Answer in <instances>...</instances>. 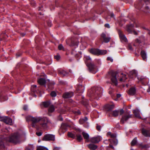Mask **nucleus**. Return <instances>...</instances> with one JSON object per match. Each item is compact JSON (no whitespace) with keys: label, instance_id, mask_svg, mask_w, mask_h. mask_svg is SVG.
I'll return each mask as SVG.
<instances>
[{"label":"nucleus","instance_id":"1","mask_svg":"<svg viewBox=\"0 0 150 150\" xmlns=\"http://www.w3.org/2000/svg\"><path fill=\"white\" fill-rule=\"evenodd\" d=\"M26 121L32 122L31 125L33 127H35L36 123L40 122V125L43 128H45L47 127V123L48 122L47 118H41L40 117H33L30 116H28L26 117Z\"/></svg>","mask_w":150,"mask_h":150},{"label":"nucleus","instance_id":"2","mask_svg":"<svg viewBox=\"0 0 150 150\" xmlns=\"http://www.w3.org/2000/svg\"><path fill=\"white\" fill-rule=\"evenodd\" d=\"M109 75L110 76L111 80L112 83L114 84L115 86L117 84V79H119V80L121 82H125L127 79L126 75L123 74L122 73L121 74L122 76L120 78H118V74L116 72L111 71L109 72Z\"/></svg>","mask_w":150,"mask_h":150},{"label":"nucleus","instance_id":"3","mask_svg":"<svg viewBox=\"0 0 150 150\" xmlns=\"http://www.w3.org/2000/svg\"><path fill=\"white\" fill-rule=\"evenodd\" d=\"M21 135L18 132L14 133L7 138V140L9 142L14 143H17L20 141Z\"/></svg>","mask_w":150,"mask_h":150},{"label":"nucleus","instance_id":"4","mask_svg":"<svg viewBox=\"0 0 150 150\" xmlns=\"http://www.w3.org/2000/svg\"><path fill=\"white\" fill-rule=\"evenodd\" d=\"M100 88H93L91 89L90 91L89 96L96 97L97 96H99L101 92L100 91Z\"/></svg>","mask_w":150,"mask_h":150},{"label":"nucleus","instance_id":"5","mask_svg":"<svg viewBox=\"0 0 150 150\" xmlns=\"http://www.w3.org/2000/svg\"><path fill=\"white\" fill-rule=\"evenodd\" d=\"M132 115H130V112H125L124 115L122 116L120 120V123L124 124L125 122L129 118L132 117Z\"/></svg>","mask_w":150,"mask_h":150},{"label":"nucleus","instance_id":"6","mask_svg":"<svg viewBox=\"0 0 150 150\" xmlns=\"http://www.w3.org/2000/svg\"><path fill=\"white\" fill-rule=\"evenodd\" d=\"M70 42H71V44L70 45L71 46H77L79 43L77 39L74 38H73L66 41V43L67 44H69Z\"/></svg>","mask_w":150,"mask_h":150},{"label":"nucleus","instance_id":"7","mask_svg":"<svg viewBox=\"0 0 150 150\" xmlns=\"http://www.w3.org/2000/svg\"><path fill=\"white\" fill-rule=\"evenodd\" d=\"M54 136L53 135L47 134L45 135L42 139V140L46 141L54 140Z\"/></svg>","mask_w":150,"mask_h":150},{"label":"nucleus","instance_id":"8","mask_svg":"<svg viewBox=\"0 0 150 150\" xmlns=\"http://www.w3.org/2000/svg\"><path fill=\"white\" fill-rule=\"evenodd\" d=\"M1 120L3 121L6 124L11 125L12 124V120L10 118L7 117H3L1 118Z\"/></svg>","mask_w":150,"mask_h":150},{"label":"nucleus","instance_id":"9","mask_svg":"<svg viewBox=\"0 0 150 150\" xmlns=\"http://www.w3.org/2000/svg\"><path fill=\"white\" fill-rule=\"evenodd\" d=\"M115 107L114 105L112 103L108 104L104 106L105 109L107 111H109L111 110Z\"/></svg>","mask_w":150,"mask_h":150},{"label":"nucleus","instance_id":"10","mask_svg":"<svg viewBox=\"0 0 150 150\" xmlns=\"http://www.w3.org/2000/svg\"><path fill=\"white\" fill-rule=\"evenodd\" d=\"M118 33L119 35L120 40L122 42H127V40L125 36L122 33V32L120 30L118 31Z\"/></svg>","mask_w":150,"mask_h":150},{"label":"nucleus","instance_id":"11","mask_svg":"<svg viewBox=\"0 0 150 150\" xmlns=\"http://www.w3.org/2000/svg\"><path fill=\"white\" fill-rule=\"evenodd\" d=\"M137 78L139 81L142 84L145 85L148 82V79L145 76H138Z\"/></svg>","mask_w":150,"mask_h":150},{"label":"nucleus","instance_id":"12","mask_svg":"<svg viewBox=\"0 0 150 150\" xmlns=\"http://www.w3.org/2000/svg\"><path fill=\"white\" fill-rule=\"evenodd\" d=\"M101 140V137L99 136L92 137L90 141L91 142L94 143H97Z\"/></svg>","mask_w":150,"mask_h":150},{"label":"nucleus","instance_id":"13","mask_svg":"<svg viewBox=\"0 0 150 150\" xmlns=\"http://www.w3.org/2000/svg\"><path fill=\"white\" fill-rule=\"evenodd\" d=\"M128 94L130 95L133 96L136 93V91L135 88H131L127 92Z\"/></svg>","mask_w":150,"mask_h":150},{"label":"nucleus","instance_id":"14","mask_svg":"<svg viewBox=\"0 0 150 150\" xmlns=\"http://www.w3.org/2000/svg\"><path fill=\"white\" fill-rule=\"evenodd\" d=\"M73 96L72 92H66L64 94L63 97L65 98H67L72 97Z\"/></svg>","mask_w":150,"mask_h":150},{"label":"nucleus","instance_id":"15","mask_svg":"<svg viewBox=\"0 0 150 150\" xmlns=\"http://www.w3.org/2000/svg\"><path fill=\"white\" fill-rule=\"evenodd\" d=\"M142 133L145 137H150V130H147L143 128L142 129Z\"/></svg>","mask_w":150,"mask_h":150},{"label":"nucleus","instance_id":"16","mask_svg":"<svg viewBox=\"0 0 150 150\" xmlns=\"http://www.w3.org/2000/svg\"><path fill=\"white\" fill-rule=\"evenodd\" d=\"M90 52L94 55H99V50L98 49H92L90 50Z\"/></svg>","mask_w":150,"mask_h":150},{"label":"nucleus","instance_id":"17","mask_svg":"<svg viewBox=\"0 0 150 150\" xmlns=\"http://www.w3.org/2000/svg\"><path fill=\"white\" fill-rule=\"evenodd\" d=\"M101 37L103 38L104 41L106 43H108L109 42L110 39V38L107 37L104 33H102V34Z\"/></svg>","mask_w":150,"mask_h":150},{"label":"nucleus","instance_id":"18","mask_svg":"<svg viewBox=\"0 0 150 150\" xmlns=\"http://www.w3.org/2000/svg\"><path fill=\"white\" fill-rule=\"evenodd\" d=\"M87 146L88 148L91 150H95L98 148L97 146L92 144H89Z\"/></svg>","mask_w":150,"mask_h":150},{"label":"nucleus","instance_id":"19","mask_svg":"<svg viewBox=\"0 0 150 150\" xmlns=\"http://www.w3.org/2000/svg\"><path fill=\"white\" fill-rule=\"evenodd\" d=\"M133 112L136 117L139 118H141V117L139 115V110L136 109L133 110Z\"/></svg>","mask_w":150,"mask_h":150},{"label":"nucleus","instance_id":"20","mask_svg":"<svg viewBox=\"0 0 150 150\" xmlns=\"http://www.w3.org/2000/svg\"><path fill=\"white\" fill-rule=\"evenodd\" d=\"M134 25L132 24H131L128 25L127 27V31L129 33H132V31L133 30V28Z\"/></svg>","mask_w":150,"mask_h":150},{"label":"nucleus","instance_id":"21","mask_svg":"<svg viewBox=\"0 0 150 150\" xmlns=\"http://www.w3.org/2000/svg\"><path fill=\"white\" fill-rule=\"evenodd\" d=\"M87 65L90 71H92L93 69L96 68V66L93 64L92 63H90L89 64H87Z\"/></svg>","mask_w":150,"mask_h":150},{"label":"nucleus","instance_id":"22","mask_svg":"<svg viewBox=\"0 0 150 150\" xmlns=\"http://www.w3.org/2000/svg\"><path fill=\"white\" fill-rule=\"evenodd\" d=\"M139 146L142 149H146L150 147V144L143 145L142 143H141L139 144Z\"/></svg>","mask_w":150,"mask_h":150},{"label":"nucleus","instance_id":"23","mask_svg":"<svg viewBox=\"0 0 150 150\" xmlns=\"http://www.w3.org/2000/svg\"><path fill=\"white\" fill-rule=\"evenodd\" d=\"M141 55L144 60L146 61V54L144 50H142L140 52Z\"/></svg>","mask_w":150,"mask_h":150},{"label":"nucleus","instance_id":"24","mask_svg":"<svg viewBox=\"0 0 150 150\" xmlns=\"http://www.w3.org/2000/svg\"><path fill=\"white\" fill-rule=\"evenodd\" d=\"M84 88L83 86H82L81 85H79L77 86L76 88V90L78 92L81 93L83 91Z\"/></svg>","mask_w":150,"mask_h":150},{"label":"nucleus","instance_id":"25","mask_svg":"<svg viewBox=\"0 0 150 150\" xmlns=\"http://www.w3.org/2000/svg\"><path fill=\"white\" fill-rule=\"evenodd\" d=\"M38 83L40 85H42L46 83L45 80L43 78H40L38 80Z\"/></svg>","mask_w":150,"mask_h":150},{"label":"nucleus","instance_id":"26","mask_svg":"<svg viewBox=\"0 0 150 150\" xmlns=\"http://www.w3.org/2000/svg\"><path fill=\"white\" fill-rule=\"evenodd\" d=\"M82 134L84 139H86V142H88V141L89 138L88 134L87 133L84 132H83Z\"/></svg>","mask_w":150,"mask_h":150},{"label":"nucleus","instance_id":"27","mask_svg":"<svg viewBox=\"0 0 150 150\" xmlns=\"http://www.w3.org/2000/svg\"><path fill=\"white\" fill-rule=\"evenodd\" d=\"M76 136V139L79 142H80L81 140L83 139V138L81 134H77Z\"/></svg>","mask_w":150,"mask_h":150},{"label":"nucleus","instance_id":"28","mask_svg":"<svg viewBox=\"0 0 150 150\" xmlns=\"http://www.w3.org/2000/svg\"><path fill=\"white\" fill-rule=\"evenodd\" d=\"M107 135L108 136H109L111 138H114L116 137V135L115 134H113L110 132H108Z\"/></svg>","mask_w":150,"mask_h":150},{"label":"nucleus","instance_id":"29","mask_svg":"<svg viewBox=\"0 0 150 150\" xmlns=\"http://www.w3.org/2000/svg\"><path fill=\"white\" fill-rule=\"evenodd\" d=\"M54 108L53 105H51L49 107L48 110L49 112H52L54 110Z\"/></svg>","mask_w":150,"mask_h":150},{"label":"nucleus","instance_id":"30","mask_svg":"<svg viewBox=\"0 0 150 150\" xmlns=\"http://www.w3.org/2000/svg\"><path fill=\"white\" fill-rule=\"evenodd\" d=\"M58 72L59 74L63 76H66L67 74V73L63 70L59 71Z\"/></svg>","mask_w":150,"mask_h":150},{"label":"nucleus","instance_id":"31","mask_svg":"<svg viewBox=\"0 0 150 150\" xmlns=\"http://www.w3.org/2000/svg\"><path fill=\"white\" fill-rule=\"evenodd\" d=\"M119 113V111L118 110H115L113 111L112 115L113 116L116 117L117 116Z\"/></svg>","mask_w":150,"mask_h":150},{"label":"nucleus","instance_id":"32","mask_svg":"<svg viewBox=\"0 0 150 150\" xmlns=\"http://www.w3.org/2000/svg\"><path fill=\"white\" fill-rule=\"evenodd\" d=\"M68 136L73 139H75L76 138V135L72 133L71 132H68Z\"/></svg>","mask_w":150,"mask_h":150},{"label":"nucleus","instance_id":"33","mask_svg":"<svg viewBox=\"0 0 150 150\" xmlns=\"http://www.w3.org/2000/svg\"><path fill=\"white\" fill-rule=\"evenodd\" d=\"M43 104L45 107L47 108L48 107L50 104V102L48 101L43 102Z\"/></svg>","mask_w":150,"mask_h":150},{"label":"nucleus","instance_id":"34","mask_svg":"<svg viewBox=\"0 0 150 150\" xmlns=\"http://www.w3.org/2000/svg\"><path fill=\"white\" fill-rule=\"evenodd\" d=\"M37 86L36 85H34L31 86V90L33 92H35L36 90Z\"/></svg>","mask_w":150,"mask_h":150},{"label":"nucleus","instance_id":"35","mask_svg":"<svg viewBox=\"0 0 150 150\" xmlns=\"http://www.w3.org/2000/svg\"><path fill=\"white\" fill-rule=\"evenodd\" d=\"M137 138L135 137L132 141L131 144L132 146H134L137 143Z\"/></svg>","mask_w":150,"mask_h":150},{"label":"nucleus","instance_id":"36","mask_svg":"<svg viewBox=\"0 0 150 150\" xmlns=\"http://www.w3.org/2000/svg\"><path fill=\"white\" fill-rule=\"evenodd\" d=\"M107 51L106 50H99V55L101 54H106Z\"/></svg>","mask_w":150,"mask_h":150},{"label":"nucleus","instance_id":"37","mask_svg":"<svg viewBox=\"0 0 150 150\" xmlns=\"http://www.w3.org/2000/svg\"><path fill=\"white\" fill-rule=\"evenodd\" d=\"M84 58L85 59V62L86 63V64H88L87 63L88 62V61L91 60V59L90 57L89 56H86Z\"/></svg>","mask_w":150,"mask_h":150},{"label":"nucleus","instance_id":"38","mask_svg":"<svg viewBox=\"0 0 150 150\" xmlns=\"http://www.w3.org/2000/svg\"><path fill=\"white\" fill-rule=\"evenodd\" d=\"M37 150H48L47 148H45L44 147L42 146H40L38 147Z\"/></svg>","mask_w":150,"mask_h":150},{"label":"nucleus","instance_id":"39","mask_svg":"<svg viewBox=\"0 0 150 150\" xmlns=\"http://www.w3.org/2000/svg\"><path fill=\"white\" fill-rule=\"evenodd\" d=\"M110 142L111 143L114 145H116L117 144V140H111L110 139H109Z\"/></svg>","mask_w":150,"mask_h":150},{"label":"nucleus","instance_id":"40","mask_svg":"<svg viewBox=\"0 0 150 150\" xmlns=\"http://www.w3.org/2000/svg\"><path fill=\"white\" fill-rule=\"evenodd\" d=\"M58 48L59 50H64V47L62 44H60L59 45Z\"/></svg>","mask_w":150,"mask_h":150},{"label":"nucleus","instance_id":"41","mask_svg":"<svg viewBox=\"0 0 150 150\" xmlns=\"http://www.w3.org/2000/svg\"><path fill=\"white\" fill-rule=\"evenodd\" d=\"M135 42L136 43H138L139 44L140 43L142 42H143V40H141L140 39H136L135 40Z\"/></svg>","mask_w":150,"mask_h":150},{"label":"nucleus","instance_id":"42","mask_svg":"<svg viewBox=\"0 0 150 150\" xmlns=\"http://www.w3.org/2000/svg\"><path fill=\"white\" fill-rule=\"evenodd\" d=\"M50 95L52 97H55L56 96V93L55 91H53L51 92Z\"/></svg>","mask_w":150,"mask_h":150},{"label":"nucleus","instance_id":"43","mask_svg":"<svg viewBox=\"0 0 150 150\" xmlns=\"http://www.w3.org/2000/svg\"><path fill=\"white\" fill-rule=\"evenodd\" d=\"M54 57L55 59H56L57 60H58L60 58V56L59 55H57L54 56Z\"/></svg>","mask_w":150,"mask_h":150},{"label":"nucleus","instance_id":"44","mask_svg":"<svg viewBox=\"0 0 150 150\" xmlns=\"http://www.w3.org/2000/svg\"><path fill=\"white\" fill-rule=\"evenodd\" d=\"M100 128L101 126L100 125H97L96 126V129L98 131H100Z\"/></svg>","mask_w":150,"mask_h":150},{"label":"nucleus","instance_id":"45","mask_svg":"<svg viewBox=\"0 0 150 150\" xmlns=\"http://www.w3.org/2000/svg\"><path fill=\"white\" fill-rule=\"evenodd\" d=\"M128 49L131 50H133V48H132V45L130 44H129L128 45Z\"/></svg>","mask_w":150,"mask_h":150},{"label":"nucleus","instance_id":"46","mask_svg":"<svg viewBox=\"0 0 150 150\" xmlns=\"http://www.w3.org/2000/svg\"><path fill=\"white\" fill-rule=\"evenodd\" d=\"M3 139L2 138L0 137V145L3 146Z\"/></svg>","mask_w":150,"mask_h":150},{"label":"nucleus","instance_id":"47","mask_svg":"<svg viewBox=\"0 0 150 150\" xmlns=\"http://www.w3.org/2000/svg\"><path fill=\"white\" fill-rule=\"evenodd\" d=\"M31 4V5H32L33 6H34L35 5V2L33 1H31L30 3Z\"/></svg>","mask_w":150,"mask_h":150},{"label":"nucleus","instance_id":"48","mask_svg":"<svg viewBox=\"0 0 150 150\" xmlns=\"http://www.w3.org/2000/svg\"><path fill=\"white\" fill-rule=\"evenodd\" d=\"M135 7L137 8L140 9L141 7L140 6V4H139V5H135Z\"/></svg>","mask_w":150,"mask_h":150},{"label":"nucleus","instance_id":"49","mask_svg":"<svg viewBox=\"0 0 150 150\" xmlns=\"http://www.w3.org/2000/svg\"><path fill=\"white\" fill-rule=\"evenodd\" d=\"M107 60H110L111 62H112L113 61V59L110 57H108L107 58Z\"/></svg>","mask_w":150,"mask_h":150},{"label":"nucleus","instance_id":"50","mask_svg":"<svg viewBox=\"0 0 150 150\" xmlns=\"http://www.w3.org/2000/svg\"><path fill=\"white\" fill-rule=\"evenodd\" d=\"M75 114L77 115H79L81 114V112L79 110H78L77 111L75 112Z\"/></svg>","mask_w":150,"mask_h":150},{"label":"nucleus","instance_id":"51","mask_svg":"<svg viewBox=\"0 0 150 150\" xmlns=\"http://www.w3.org/2000/svg\"><path fill=\"white\" fill-rule=\"evenodd\" d=\"M119 111V112H120V115H122L124 112V111L122 109L120 110Z\"/></svg>","mask_w":150,"mask_h":150},{"label":"nucleus","instance_id":"52","mask_svg":"<svg viewBox=\"0 0 150 150\" xmlns=\"http://www.w3.org/2000/svg\"><path fill=\"white\" fill-rule=\"evenodd\" d=\"M48 25L50 26L51 27L52 25V23L50 21H47V22Z\"/></svg>","mask_w":150,"mask_h":150},{"label":"nucleus","instance_id":"53","mask_svg":"<svg viewBox=\"0 0 150 150\" xmlns=\"http://www.w3.org/2000/svg\"><path fill=\"white\" fill-rule=\"evenodd\" d=\"M36 134L38 136H40L42 135V133L41 132H37Z\"/></svg>","mask_w":150,"mask_h":150},{"label":"nucleus","instance_id":"54","mask_svg":"<svg viewBox=\"0 0 150 150\" xmlns=\"http://www.w3.org/2000/svg\"><path fill=\"white\" fill-rule=\"evenodd\" d=\"M105 27H106L108 28H110V26L108 24H106L105 25Z\"/></svg>","mask_w":150,"mask_h":150},{"label":"nucleus","instance_id":"55","mask_svg":"<svg viewBox=\"0 0 150 150\" xmlns=\"http://www.w3.org/2000/svg\"><path fill=\"white\" fill-rule=\"evenodd\" d=\"M79 122L80 124H82L83 123V122H85V121H84L82 119L80 120Z\"/></svg>","mask_w":150,"mask_h":150},{"label":"nucleus","instance_id":"56","mask_svg":"<svg viewBox=\"0 0 150 150\" xmlns=\"http://www.w3.org/2000/svg\"><path fill=\"white\" fill-rule=\"evenodd\" d=\"M27 109L28 107L27 106L25 105L23 107V109H24V110H27Z\"/></svg>","mask_w":150,"mask_h":150},{"label":"nucleus","instance_id":"57","mask_svg":"<svg viewBox=\"0 0 150 150\" xmlns=\"http://www.w3.org/2000/svg\"><path fill=\"white\" fill-rule=\"evenodd\" d=\"M82 119L84 121L86 122L88 120V118L87 117H85L84 119Z\"/></svg>","mask_w":150,"mask_h":150},{"label":"nucleus","instance_id":"58","mask_svg":"<svg viewBox=\"0 0 150 150\" xmlns=\"http://www.w3.org/2000/svg\"><path fill=\"white\" fill-rule=\"evenodd\" d=\"M132 33H133L135 35H137V33L136 31L133 30H132Z\"/></svg>","mask_w":150,"mask_h":150},{"label":"nucleus","instance_id":"59","mask_svg":"<svg viewBox=\"0 0 150 150\" xmlns=\"http://www.w3.org/2000/svg\"><path fill=\"white\" fill-rule=\"evenodd\" d=\"M141 40V39L142 40H143V41L144 40V37L143 36H141V37L139 38Z\"/></svg>","mask_w":150,"mask_h":150},{"label":"nucleus","instance_id":"60","mask_svg":"<svg viewBox=\"0 0 150 150\" xmlns=\"http://www.w3.org/2000/svg\"><path fill=\"white\" fill-rule=\"evenodd\" d=\"M121 95L120 94H117V98H119L121 97Z\"/></svg>","mask_w":150,"mask_h":150},{"label":"nucleus","instance_id":"61","mask_svg":"<svg viewBox=\"0 0 150 150\" xmlns=\"http://www.w3.org/2000/svg\"><path fill=\"white\" fill-rule=\"evenodd\" d=\"M110 17L111 18H113L114 16V15L113 13H111L110 15Z\"/></svg>","mask_w":150,"mask_h":150},{"label":"nucleus","instance_id":"62","mask_svg":"<svg viewBox=\"0 0 150 150\" xmlns=\"http://www.w3.org/2000/svg\"><path fill=\"white\" fill-rule=\"evenodd\" d=\"M109 146L110 148H112V149H114V147L112 145H111V144H110Z\"/></svg>","mask_w":150,"mask_h":150},{"label":"nucleus","instance_id":"63","mask_svg":"<svg viewBox=\"0 0 150 150\" xmlns=\"http://www.w3.org/2000/svg\"><path fill=\"white\" fill-rule=\"evenodd\" d=\"M147 91L148 92H150V86L149 87L148 89L147 90Z\"/></svg>","mask_w":150,"mask_h":150},{"label":"nucleus","instance_id":"64","mask_svg":"<svg viewBox=\"0 0 150 150\" xmlns=\"http://www.w3.org/2000/svg\"><path fill=\"white\" fill-rule=\"evenodd\" d=\"M4 100H6L8 99V97H4Z\"/></svg>","mask_w":150,"mask_h":150}]
</instances>
